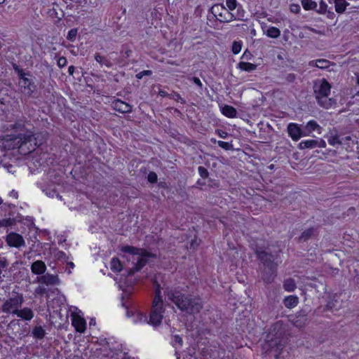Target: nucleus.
Listing matches in <instances>:
<instances>
[{"mask_svg": "<svg viewBox=\"0 0 359 359\" xmlns=\"http://www.w3.org/2000/svg\"><path fill=\"white\" fill-rule=\"evenodd\" d=\"M284 305L288 309L294 308L299 303V299L297 296L290 295L283 300Z\"/></svg>", "mask_w": 359, "mask_h": 359, "instance_id": "nucleus-18", "label": "nucleus"}, {"mask_svg": "<svg viewBox=\"0 0 359 359\" xmlns=\"http://www.w3.org/2000/svg\"><path fill=\"white\" fill-rule=\"evenodd\" d=\"M309 65L311 66H316L320 69H325L330 67V62L327 60L320 59L310 62Z\"/></svg>", "mask_w": 359, "mask_h": 359, "instance_id": "nucleus-23", "label": "nucleus"}, {"mask_svg": "<svg viewBox=\"0 0 359 359\" xmlns=\"http://www.w3.org/2000/svg\"><path fill=\"white\" fill-rule=\"evenodd\" d=\"M176 356H177V359H180V356L178 355V353L176 352Z\"/></svg>", "mask_w": 359, "mask_h": 359, "instance_id": "nucleus-58", "label": "nucleus"}, {"mask_svg": "<svg viewBox=\"0 0 359 359\" xmlns=\"http://www.w3.org/2000/svg\"><path fill=\"white\" fill-rule=\"evenodd\" d=\"M66 64V59L65 57H60L58 60V65L60 66H64Z\"/></svg>", "mask_w": 359, "mask_h": 359, "instance_id": "nucleus-51", "label": "nucleus"}, {"mask_svg": "<svg viewBox=\"0 0 359 359\" xmlns=\"http://www.w3.org/2000/svg\"><path fill=\"white\" fill-rule=\"evenodd\" d=\"M287 130L288 135L293 141H297L302 137L309 136V133H304V130H302L297 123H289Z\"/></svg>", "mask_w": 359, "mask_h": 359, "instance_id": "nucleus-10", "label": "nucleus"}, {"mask_svg": "<svg viewBox=\"0 0 359 359\" xmlns=\"http://www.w3.org/2000/svg\"><path fill=\"white\" fill-rule=\"evenodd\" d=\"M317 140H306L300 142L298 144L299 149H313L316 147Z\"/></svg>", "mask_w": 359, "mask_h": 359, "instance_id": "nucleus-21", "label": "nucleus"}, {"mask_svg": "<svg viewBox=\"0 0 359 359\" xmlns=\"http://www.w3.org/2000/svg\"><path fill=\"white\" fill-rule=\"evenodd\" d=\"M192 353H194V350L189 349L187 353L183 355V359H195Z\"/></svg>", "mask_w": 359, "mask_h": 359, "instance_id": "nucleus-44", "label": "nucleus"}, {"mask_svg": "<svg viewBox=\"0 0 359 359\" xmlns=\"http://www.w3.org/2000/svg\"><path fill=\"white\" fill-rule=\"evenodd\" d=\"M314 131L318 134L321 133V128L315 121H309L305 126L304 133H309V135Z\"/></svg>", "mask_w": 359, "mask_h": 359, "instance_id": "nucleus-16", "label": "nucleus"}, {"mask_svg": "<svg viewBox=\"0 0 359 359\" xmlns=\"http://www.w3.org/2000/svg\"><path fill=\"white\" fill-rule=\"evenodd\" d=\"M256 252L257 254L258 257L261 259H264V257L266 256V253L265 252L257 250Z\"/></svg>", "mask_w": 359, "mask_h": 359, "instance_id": "nucleus-47", "label": "nucleus"}, {"mask_svg": "<svg viewBox=\"0 0 359 359\" xmlns=\"http://www.w3.org/2000/svg\"><path fill=\"white\" fill-rule=\"evenodd\" d=\"M122 256L133 264L130 270L138 271L147 262L148 254L142 249L129 245L123 246L121 249Z\"/></svg>", "mask_w": 359, "mask_h": 359, "instance_id": "nucleus-3", "label": "nucleus"}, {"mask_svg": "<svg viewBox=\"0 0 359 359\" xmlns=\"http://www.w3.org/2000/svg\"><path fill=\"white\" fill-rule=\"evenodd\" d=\"M147 178L149 182L151 183L156 182L157 181V175L154 172H151L149 173Z\"/></svg>", "mask_w": 359, "mask_h": 359, "instance_id": "nucleus-40", "label": "nucleus"}, {"mask_svg": "<svg viewBox=\"0 0 359 359\" xmlns=\"http://www.w3.org/2000/svg\"><path fill=\"white\" fill-rule=\"evenodd\" d=\"M7 264L5 261L0 260V275L2 273V271L6 267ZM1 278V276H0V279Z\"/></svg>", "mask_w": 359, "mask_h": 359, "instance_id": "nucleus-46", "label": "nucleus"}, {"mask_svg": "<svg viewBox=\"0 0 359 359\" xmlns=\"http://www.w3.org/2000/svg\"><path fill=\"white\" fill-rule=\"evenodd\" d=\"M30 124L18 125L17 130L20 133L14 137H8L4 140L3 144L6 149H18L20 154L27 155L34 151L38 145L42 144L44 137L40 134H33L30 130Z\"/></svg>", "mask_w": 359, "mask_h": 359, "instance_id": "nucleus-1", "label": "nucleus"}, {"mask_svg": "<svg viewBox=\"0 0 359 359\" xmlns=\"http://www.w3.org/2000/svg\"><path fill=\"white\" fill-rule=\"evenodd\" d=\"M221 111L223 115L228 118H235L237 115L236 109L229 105H224L222 107Z\"/></svg>", "mask_w": 359, "mask_h": 359, "instance_id": "nucleus-19", "label": "nucleus"}, {"mask_svg": "<svg viewBox=\"0 0 359 359\" xmlns=\"http://www.w3.org/2000/svg\"><path fill=\"white\" fill-rule=\"evenodd\" d=\"M242 49V42L241 41H234L232 45V52L234 54H238L241 52Z\"/></svg>", "mask_w": 359, "mask_h": 359, "instance_id": "nucleus-33", "label": "nucleus"}, {"mask_svg": "<svg viewBox=\"0 0 359 359\" xmlns=\"http://www.w3.org/2000/svg\"><path fill=\"white\" fill-rule=\"evenodd\" d=\"M31 269L34 273L40 275L46 271V266L43 262L38 260L32 264Z\"/></svg>", "mask_w": 359, "mask_h": 359, "instance_id": "nucleus-17", "label": "nucleus"}, {"mask_svg": "<svg viewBox=\"0 0 359 359\" xmlns=\"http://www.w3.org/2000/svg\"><path fill=\"white\" fill-rule=\"evenodd\" d=\"M288 34H289V30L286 29L284 31L283 39L285 41H287V40H288Z\"/></svg>", "mask_w": 359, "mask_h": 359, "instance_id": "nucleus-53", "label": "nucleus"}, {"mask_svg": "<svg viewBox=\"0 0 359 359\" xmlns=\"http://www.w3.org/2000/svg\"><path fill=\"white\" fill-rule=\"evenodd\" d=\"M268 20L271 22H273V23H276L277 21L273 20V18H269Z\"/></svg>", "mask_w": 359, "mask_h": 359, "instance_id": "nucleus-54", "label": "nucleus"}, {"mask_svg": "<svg viewBox=\"0 0 359 359\" xmlns=\"http://www.w3.org/2000/svg\"><path fill=\"white\" fill-rule=\"evenodd\" d=\"M264 34L271 39H278L280 36V30L273 26H266L263 29Z\"/></svg>", "mask_w": 359, "mask_h": 359, "instance_id": "nucleus-15", "label": "nucleus"}, {"mask_svg": "<svg viewBox=\"0 0 359 359\" xmlns=\"http://www.w3.org/2000/svg\"><path fill=\"white\" fill-rule=\"evenodd\" d=\"M238 68L245 72H251L256 69L257 65L250 62H240L238 64Z\"/></svg>", "mask_w": 359, "mask_h": 359, "instance_id": "nucleus-22", "label": "nucleus"}, {"mask_svg": "<svg viewBox=\"0 0 359 359\" xmlns=\"http://www.w3.org/2000/svg\"><path fill=\"white\" fill-rule=\"evenodd\" d=\"M127 316L132 318V321L134 323H147V316L140 310H135L134 312H127Z\"/></svg>", "mask_w": 359, "mask_h": 359, "instance_id": "nucleus-12", "label": "nucleus"}, {"mask_svg": "<svg viewBox=\"0 0 359 359\" xmlns=\"http://www.w3.org/2000/svg\"><path fill=\"white\" fill-rule=\"evenodd\" d=\"M212 15L222 22H229L236 19L235 15L221 4H215L211 8Z\"/></svg>", "mask_w": 359, "mask_h": 359, "instance_id": "nucleus-8", "label": "nucleus"}, {"mask_svg": "<svg viewBox=\"0 0 359 359\" xmlns=\"http://www.w3.org/2000/svg\"><path fill=\"white\" fill-rule=\"evenodd\" d=\"M306 321V315L299 314L296 316V318L292 320V323L294 326L297 327H302L304 326Z\"/></svg>", "mask_w": 359, "mask_h": 359, "instance_id": "nucleus-27", "label": "nucleus"}, {"mask_svg": "<svg viewBox=\"0 0 359 359\" xmlns=\"http://www.w3.org/2000/svg\"><path fill=\"white\" fill-rule=\"evenodd\" d=\"M92 324H93V320H91V321L90 322V325H91Z\"/></svg>", "mask_w": 359, "mask_h": 359, "instance_id": "nucleus-59", "label": "nucleus"}, {"mask_svg": "<svg viewBox=\"0 0 359 359\" xmlns=\"http://www.w3.org/2000/svg\"><path fill=\"white\" fill-rule=\"evenodd\" d=\"M302 4L303 8L306 11L314 9L317 6L316 3L312 0H302Z\"/></svg>", "mask_w": 359, "mask_h": 359, "instance_id": "nucleus-30", "label": "nucleus"}, {"mask_svg": "<svg viewBox=\"0 0 359 359\" xmlns=\"http://www.w3.org/2000/svg\"><path fill=\"white\" fill-rule=\"evenodd\" d=\"M350 140H351V137L349 136H346L345 137L340 138L339 136L334 135V136H331L328 139V142L330 145L335 147L338 144H344V141Z\"/></svg>", "mask_w": 359, "mask_h": 359, "instance_id": "nucleus-20", "label": "nucleus"}, {"mask_svg": "<svg viewBox=\"0 0 359 359\" xmlns=\"http://www.w3.org/2000/svg\"><path fill=\"white\" fill-rule=\"evenodd\" d=\"M6 242L11 247L20 248L25 245L23 237L16 233H10L6 236Z\"/></svg>", "mask_w": 359, "mask_h": 359, "instance_id": "nucleus-11", "label": "nucleus"}, {"mask_svg": "<svg viewBox=\"0 0 359 359\" xmlns=\"http://www.w3.org/2000/svg\"><path fill=\"white\" fill-rule=\"evenodd\" d=\"M327 306L330 310H338L340 307L339 297L337 295H334L332 299L327 302Z\"/></svg>", "mask_w": 359, "mask_h": 359, "instance_id": "nucleus-26", "label": "nucleus"}, {"mask_svg": "<svg viewBox=\"0 0 359 359\" xmlns=\"http://www.w3.org/2000/svg\"><path fill=\"white\" fill-rule=\"evenodd\" d=\"M281 346L282 345H280L279 340L278 342V339H276L274 340L271 339L267 343H266V344L264 346V348L266 349V351H269V349H271V350L275 349L276 351H277L280 348L279 346Z\"/></svg>", "mask_w": 359, "mask_h": 359, "instance_id": "nucleus-25", "label": "nucleus"}, {"mask_svg": "<svg viewBox=\"0 0 359 359\" xmlns=\"http://www.w3.org/2000/svg\"><path fill=\"white\" fill-rule=\"evenodd\" d=\"M313 230L310 229L304 231L301 236V239L306 240L313 234Z\"/></svg>", "mask_w": 359, "mask_h": 359, "instance_id": "nucleus-38", "label": "nucleus"}, {"mask_svg": "<svg viewBox=\"0 0 359 359\" xmlns=\"http://www.w3.org/2000/svg\"><path fill=\"white\" fill-rule=\"evenodd\" d=\"M283 287L287 292H292L296 288V284L293 279L288 278L284 281Z\"/></svg>", "mask_w": 359, "mask_h": 359, "instance_id": "nucleus-28", "label": "nucleus"}, {"mask_svg": "<svg viewBox=\"0 0 359 359\" xmlns=\"http://www.w3.org/2000/svg\"><path fill=\"white\" fill-rule=\"evenodd\" d=\"M111 106L113 109L121 113H128L131 111L132 107L121 100H115L112 102Z\"/></svg>", "mask_w": 359, "mask_h": 359, "instance_id": "nucleus-13", "label": "nucleus"}, {"mask_svg": "<svg viewBox=\"0 0 359 359\" xmlns=\"http://www.w3.org/2000/svg\"><path fill=\"white\" fill-rule=\"evenodd\" d=\"M69 264V266H70L72 268H73V267H74V263H72V262H70Z\"/></svg>", "mask_w": 359, "mask_h": 359, "instance_id": "nucleus-56", "label": "nucleus"}, {"mask_svg": "<svg viewBox=\"0 0 359 359\" xmlns=\"http://www.w3.org/2000/svg\"><path fill=\"white\" fill-rule=\"evenodd\" d=\"M77 29H72L68 32L67 34V39L72 41H74L76 39V35H77Z\"/></svg>", "mask_w": 359, "mask_h": 359, "instance_id": "nucleus-35", "label": "nucleus"}, {"mask_svg": "<svg viewBox=\"0 0 359 359\" xmlns=\"http://www.w3.org/2000/svg\"><path fill=\"white\" fill-rule=\"evenodd\" d=\"M69 311L72 326L77 332L83 333L86 329V321L83 313L76 307H71Z\"/></svg>", "mask_w": 359, "mask_h": 359, "instance_id": "nucleus-7", "label": "nucleus"}, {"mask_svg": "<svg viewBox=\"0 0 359 359\" xmlns=\"http://www.w3.org/2000/svg\"><path fill=\"white\" fill-rule=\"evenodd\" d=\"M274 274H275V270L274 269H271V276L269 277H267L265 275H264L262 278H263V280L266 283H270L272 280L273 277L274 276Z\"/></svg>", "mask_w": 359, "mask_h": 359, "instance_id": "nucleus-43", "label": "nucleus"}, {"mask_svg": "<svg viewBox=\"0 0 359 359\" xmlns=\"http://www.w3.org/2000/svg\"><path fill=\"white\" fill-rule=\"evenodd\" d=\"M95 59L101 66L104 65L107 67H110L111 66L110 61L99 54L95 55Z\"/></svg>", "mask_w": 359, "mask_h": 359, "instance_id": "nucleus-31", "label": "nucleus"}, {"mask_svg": "<svg viewBox=\"0 0 359 359\" xmlns=\"http://www.w3.org/2000/svg\"><path fill=\"white\" fill-rule=\"evenodd\" d=\"M33 336L37 339H42L45 336V330L41 327H36L32 331Z\"/></svg>", "mask_w": 359, "mask_h": 359, "instance_id": "nucleus-32", "label": "nucleus"}, {"mask_svg": "<svg viewBox=\"0 0 359 359\" xmlns=\"http://www.w3.org/2000/svg\"><path fill=\"white\" fill-rule=\"evenodd\" d=\"M226 5L227 6V9L231 12L233 11L237 5L236 0H226Z\"/></svg>", "mask_w": 359, "mask_h": 359, "instance_id": "nucleus-34", "label": "nucleus"}, {"mask_svg": "<svg viewBox=\"0 0 359 359\" xmlns=\"http://www.w3.org/2000/svg\"><path fill=\"white\" fill-rule=\"evenodd\" d=\"M217 134L221 138H224V139L226 138L228 135L226 132L223 131V130H218Z\"/></svg>", "mask_w": 359, "mask_h": 359, "instance_id": "nucleus-48", "label": "nucleus"}, {"mask_svg": "<svg viewBox=\"0 0 359 359\" xmlns=\"http://www.w3.org/2000/svg\"><path fill=\"white\" fill-rule=\"evenodd\" d=\"M325 147L326 143L323 140L320 139L319 140H317L316 147L325 148Z\"/></svg>", "mask_w": 359, "mask_h": 359, "instance_id": "nucleus-45", "label": "nucleus"}, {"mask_svg": "<svg viewBox=\"0 0 359 359\" xmlns=\"http://www.w3.org/2000/svg\"><path fill=\"white\" fill-rule=\"evenodd\" d=\"M217 144L221 148L224 149L226 150H229L231 147V144L226 142L218 141Z\"/></svg>", "mask_w": 359, "mask_h": 359, "instance_id": "nucleus-37", "label": "nucleus"}, {"mask_svg": "<svg viewBox=\"0 0 359 359\" xmlns=\"http://www.w3.org/2000/svg\"><path fill=\"white\" fill-rule=\"evenodd\" d=\"M194 82L198 85V86L201 87L202 86V83L201 81V80L198 79V78H196V77H194Z\"/></svg>", "mask_w": 359, "mask_h": 359, "instance_id": "nucleus-52", "label": "nucleus"}, {"mask_svg": "<svg viewBox=\"0 0 359 359\" xmlns=\"http://www.w3.org/2000/svg\"><path fill=\"white\" fill-rule=\"evenodd\" d=\"M9 196L13 198L17 199L18 197V194L16 191L12 190L9 192Z\"/></svg>", "mask_w": 359, "mask_h": 359, "instance_id": "nucleus-49", "label": "nucleus"}, {"mask_svg": "<svg viewBox=\"0 0 359 359\" xmlns=\"http://www.w3.org/2000/svg\"><path fill=\"white\" fill-rule=\"evenodd\" d=\"M23 301L22 294H13L4 302L2 306V311L8 314L15 315L19 308L21 307Z\"/></svg>", "mask_w": 359, "mask_h": 359, "instance_id": "nucleus-6", "label": "nucleus"}, {"mask_svg": "<svg viewBox=\"0 0 359 359\" xmlns=\"http://www.w3.org/2000/svg\"><path fill=\"white\" fill-rule=\"evenodd\" d=\"M300 10V8L298 5H292L291 6V11L293 13H298Z\"/></svg>", "mask_w": 359, "mask_h": 359, "instance_id": "nucleus-50", "label": "nucleus"}, {"mask_svg": "<svg viewBox=\"0 0 359 359\" xmlns=\"http://www.w3.org/2000/svg\"><path fill=\"white\" fill-rule=\"evenodd\" d=\"M13 224V220L10 218L4 219L0 221V226H8Z\"/></svg>", "mask_w": 359, "mask_h": 359, "instance_id": "nucleus-39", "label": "nucleus"}, {"mask_svg": "<svg viewBox=\"0 0 359 359\" xmlns=\"http://www.w3.org/2000/svg\"><path fill=\"white\" fill-rule=\"evenodd\" d=\"M334 3L335 11L337 13H343L346 6L348 5V3L346 2V0H333Z\"/></svg>", "mask_w": 359, "mask_h": 359, "instance_id": "nucleus-24", "label": "nucleus"}, {"mask_svg": "<svg viewBox=\"0 0 359 359\" xmlns=\"http://www.w3.org/2000/svg\"><path fill=\"white\" fill-rule=\"evenodd\" d=\"M165 292L168 299L182 311L189 313H196L202 309V302L199 298H190L180 291L170 289H168Z\"/></svg>", "mask_w": 359, "mask_h": 359, "instance_id": "nucleus-2", "label": "nucleus"}, {"mask_svg": "<svg viewBox=\"0 0 359 359\" xmlns=\"http://www.w3.org/2000/svg\"><path fill=\"white\" fill-rule=\"evenodd\" d=\"M73 70H74V67H69V73L71 74L73 73Z\"/></svg>", "mask_w": 359, "mask_h": 359, "instance_id": "nucleus-55", "label": "nucleus"}, {"mask_svg": "<svg viewBox=\"0 0 359 359\" xmlns=\"http://www.w3.org/2000/svg\"><path fill=\"white\" fill-rule=\"evenodd\" d=\"M172 344L175 347V348H177L178 347L181 346L182 344V338L178 335L174 336L172 339Z\"/></svg>", "mask_w": 359, "mask_h": 359, "instance_id": "nucleus-36", "label": "nucleus"}, {"mask_svg": "<svg viewBox=\"0 0 359 359\" xmlns=\"http://www.w3.org/2000/svg\"><path fill=\"white\" fill-rule=\"evenodd\" d=\"M151 74V71L150 70H145V71H142L140 73H138L136 76L137 79H142L144 76H149Z\"/></svg>", "mask_w": 359, "mask_h": 359, "instance_id": "nucleus-41", "label": "nucleus"}, {"mask_svg": "<svg viewBox=\"0 0 359 359\" xmlns=\"http://www.w3.org/2000/svg\"><path fill=\"white\" fill-rule=\"evenodd\" d=\"M155 296L152 303V309L150 313L149 323L156 326L161 324L165 312L164 304L161 295L159 285L155 284Z\"/></svg>", "mask_w": 359, "mask_h": 359, "instance_id": "nucleus-5", "label": "nucleus"}, {"mask_svg": "<svg viewBox=\"0 0 359 359\" xmlns=\"http://www.w3.org/2000/svg\"><path fill=\"white\" fill-rule=\"evenodd\" d=\"M6 0H0V4H4Z\"/></svg>", "mask_w": 359, "mask_h": 359, "instance_id": "nucleus-57", "label": "nucleus"}, {"mask_svg": "<svg viewBox=\"0 0 359 359\" xmlns=\"http://www.w3.org/2000/svg\"><path fill=\"white\" fill-rule=\"evenodd\" d=\"M111 269L114 272L121 271L122 269V264L120 260L117 258H113L111 261Z\"/></svg>", "mask_w": 359, "mask_h": 359, "instance_id": "nucleus-29", "label": "nucleus"}, {"mask_svg": "<svg viewBox=\"0 0 359 359\" xmlns=\"http://www.w3.org/2000/svg\"><path fill=\"white\" fill-rule=\"evenodd\" d=\"M15 315L25 320H31L34 318L33 311L27 307L18 309Z\"/></svg>", "mask_w": 359, "mask_h": 359, "instance_id": "nucleus-14", "label": "nucleus"}, {"mask_svg": "<svg viewBox=\"0 0 359 359\" xmlns=\"http://www.w3.org/2000/svg\"><path fill=\"white\" fill-rule=\"evenodd\" d=\"M313 90L318 103L324 108L329 109L335 104V102L329 97L331 91V85L325 79H318L315 81Z\"/></svg>", "mask_w": 359, "mask_h": 359, "instance_id": "nucleus-4", "label": "nucleus"}, {"mask_svg": "<svg viewBox=\"0 0 359 359\" xmlns=\"http://www.w3.org/2000/svg\"><path fill=\"white\" fill-rule=\"evenodd\" d=\"M19 85L23 89V93L27 95H31L35 90V86L32 79L22 72H19Z\"/></svg>", "mask_w": 359, "mask_h": 359, "instance_id": "nucleus-9", "label": "nucleus"}, {"mask_svg": "<svg viewBox=\"0 0 359 359\" xmlns=\"http://www.w3.org/2000/svg\"><path fill=\"white\" fill-rule=\"evenodd\" d=\"M198 172L202 177H206L208 175L207 170L202 166L198 167Z\"/></svg>", "mask_w": 359, "mask_h": 359, "instance_id": "nucleus-42", "label": "nucleus"}]
</instances>
